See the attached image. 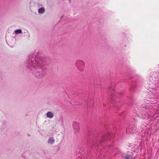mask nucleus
Instances as JSON below:
<instances>
[{"label":"nucleus","mask_w":159,"mask_h":159,"mask_svg":"<svg viewBox=\"0 0 159 159\" xmlns=\"http://www.w3.org/2000/svg\"><path fill=\"white\" fill-rule=\"evenodd\" d=\"M87 145L94 151L98 149V147L100 145L103 146L106 140L108 141L111 137H113V134L108 131L96 133L89 128L87 129Z\"/></svg>","instance_id":"nucleus-2"},{"label":"nucleus","mask_w":159,"mask_h":159,"mask_svg":"<svg viewBox=\"0 0 159 159\" xmlns=\"http://www.w3.org/2000/svg\"><path fill=\"white\" fill-rule=\"evenodd\" d=\"M123 35L124 36H126V34L125 33H123Z\"/></svg>","instance_id":"nucleus-20"},{"label":"nucleus","mask_w":159,"mask_h":159,"mask_svg":"<svg viewBox=\"0 0 159 159\" xmlns=\"http://www.w3.org/2000/svg\"><path fill=\"white\" fill-rule=\"evenodd\" d=\"M15 33L16 34H21L22 33V31L20 29H19L15 30Z\"/></svg>","instance_id":"nucleus-15"},{"label":"nucleus","mask_w":159,"mask_h":159,"mask_svg":"<svg viewBox=\"0 0 159 159\" xmlns=\"http://www.w3.org/2000/svg\"><path fill=\"white\" fill-rule=\"evenodd\" d=\"M84 149L83 148H82L80 149V150L81 152H83L84 151Z\"/></svg>","instance_id":"nucleus-21"},{"label":"nucleus","mask_w":159,"mask_h":159,"mask_svg":"<svg viewBox=\"0 0 159 159\" xmlns=\"http://www.w3.org/2000/svg\"><path fill=\"white\" fill-rule=\"evenodd\" d=\"M73 128L75 130V134H76L78 132L79 130V123L75 121L73 122Z\"/></svg>","instance_id":"nucleus-7"},{"label":"nucleus","mask_w":159,"mask_h":159,"mask_svg":"<svg viewBox=\"0 0 159 159\" xmlns=\"http://www.w3.org/2000/svg\"><path fill=\"white\" fill-rule=\"evenodd\" d=\"M111 87H112L114 89V88L113 86H111V87H110V88H108V89H107V90H108V92L109 91H110V93H111V91H112L111 90Z\"/></svg>","instance_id":"nucleus-18"},{"label":"nucleus","mask_w":159,"mask_h":159,"mask_svg":"<svg viewBox=\"0 0 159 159\" xmlns=\"http://www.w3.org/2000/svg\"><path fill=\"white\" fill-rule=\"evenodd\" d=\"M127 40V39L126 38H125L123 39V40H121V43L122 44L125 43V41Z\"/></svg>","instance_id":"nucleus-17"},{"label":"nucleus","mask_w":159,"mask_h":159,"mask_svg":"<svg viewBox=\"0 0 159 159\" xmlns=\"http://www.w3.org/2000/svg\"><path fill=\"white\" fill-rule=\"evenodd\" d=\"M55 142V140L52 137H50L48 140V143L49 144L52 145Z\"/></svg>","instance_id":"nucleus-9"},{"label":"nucleus","mask_w":159,"mask_h":159,"mask_svg":"<svg viewBox=\"0 0 159 159\" xmlns=\"http://www.w3.org/2000/svg\"><path fill=\"white\" fill-rule=\"evenodd\" d=\"M133 151H134V152L136 154V156H138L139 155V149L137 148H134Z\"/></svg>","instance_id":"nucleus-14"},{"label":"nucleus","mask_w":159,"mask_h":159,"mask_svg":"<svg viewBox=\"0 0 159 159\" xmlns=\"http://www.w3.org/2000/svg\"><path fill=\"white\" fill-rule=\"evenodd\" d=\"M111 127H112V126H110L109 127L107 126L106 127V129H107V130H108L109 129V128H110V129H111Z\"/></svg>","instance_id":"nucleus-19"},{"label":"nucleus","mask_w":159,"mask_h":159,"mask_svg":"<svg viewBox=\"0 0 159 159\" xmlns=\"http://www.w3.org/2000/svg\"><path fill=\"white\" fill-rule=\"evenodd\" d=\"M8 45L10 47H13L12 46H11L9 45V44H8Z\"/></svg>","instance_id":"nucleus-23"},{"label":"nucleus","mask_w":159,"mask_h":159,"mask_svg":"<svg viewBox=\"0 0 159 159\" xmlns=\"http://www.w3.org/2000/svg\"><path fill=\"white\" fill-rule=\"evenodd\" d=\"M111 88L112 91H111V99L113 101H115L116 103L115 107L117 109H118L119 108V105L117 104L118 103V102L120 101H119V98L121 97L122 93H117L116 94L114 90V89L112 87H111Z\"/></svg>","instance_id":"nucleus-3"},{"label":"nucleus","mask_w":159,"mask_h":159,"mask_svg":"<svg viewBox=\"0 0 159 159\" xmlns=\"http://www.w3.org/2000/svg\"><path fill=\"white\" fill-rule=\"evenodd\" d=\"M79 159H88V157L85 155H83L81 157V158Z\"/></svg>","instance_id":"nucleus-16"},{"label":"nucleus","mask_w":159,"mask_h":159,"mask_svg":"<svg viewBox=\"0 0 159 159\" xmlns=\"http://www.w3.org/2000/svg\"><path fill=\"white\" fill-rule=\"evenodd\" d=\"M135 116V117H136V116ZM134 120H137V117H136V119H135L134 118Z\"/></svg>","instance_id":"nucleus-22"},{"label":"nucleus","mask_w":159,"mask_h":159,"mask_svg":"<svg viewBox=\"0 0 159 159\" xmlns=\"http://www.w3.org/2000/svg\"><path fill=\"white\" fill-rule=\"evenodd\" d=\"M134 113L137 116L138 118V117H139V109L136 107V108H134Z\"/></svg>","instance_id":"nucleus-12"},{"label":"nucleus","mask_w":159,"mask_h":159,"mask_svg":"<svg viewBox=\"0 0 159 159\" xmlns=\"http://www.w3.org/2000/svg\"><path fill=\"white\" fill-rule=\"evenodd\" d=\"M47 117L49 118H52L53 116L54 115L51 112H48L47 113Z\"/></svg>","instance_id":"nucleus-10"},{"label":"nucleus","mask_w":159,"mask_h":159,"mask_svg":"<svg viewBox=\"0 0 159 159\" xmlns=\"http://www.w3.org/2000/svg\"><path fill=\"white\" fill-rule=\"evenodd\" d=\"M45 9L43 7H41L38 10V13L39 14H43L45 12Z\"/></svg>","instance_id":"nucleus-13"},{"label":"nucleus","mask_w":159,"mask_h":159,"mask_svg":"<svg viewBox=\"0 0 159 159\" xmlns=\"http://www.w3.org/2000/svg\"><path fill=\"white\" fill-rule=\"evenodd\" d=\"M123 157L125 159H132V157L128 154L123 155Z\"/></svg>","instance_id":"nucleus-11"},{"label":"nucleus","mask_w":159,"mask_h":159,"mask_svg":"<svg viewBox=\"0 0 159 159\" xmlns=\"http://www.w3.org/2000/svg\"><path fill=\"white\" fill-rule=\"evenodd\" d=\"M75 65L79 71H82L83 70L84 65L83 61L81 60H77L75 62Z\"/></svg>","instance_id":"nucleus-4"},{"label":"nucleus","mask_w":159,"mask_h":159,"mask_svg":"<svg viewBox=\"0 0 159 159\" xmlns=\"http://www.w3.org/2000/svg\"><path fill=\"white\" fill-rule=\"evenodd\" d=\"M136 128L135 127L131 125L129 126V127L126 128V133L128 134H129L130 133L133 134L136 130Z\"/></svg>","instance_id":"nucleus-6"},{"label":"nucleus","mask_w":159,"mask_h":159,"mask_svg":"<svg viewBox=\"0 0 159 159\" xmlns=\"http://www.w3.org/2000/svg\"><path fill=\"white\" fill-rule=\"evenodd\" d=\"M34 0H31L30 2V8L31 11L33 9L34 7L35 8L37 9L39 7H41L43 6L42 4L39 2L34 4Z\"/></svg>","instance_id":"nucleus-5"},{"label":"nucleus","mask_w":159,"mask_h":159,"mask_svg":"<svg viewBox=\"0 0 159 159\" xmlns=\"http://www.w3.org/2000/svg\"><path fill=\"white\" fill-rule=\"evenodd\" d=\"M49 62V59L44 57L40 53L29 55L25 61L26 70L36 78L42 79L47 74L46 68L44 66Z\"/></svg>","instance_id":"nucleus-1"},{"label":"nucleus","mask_w":159,"mask_h":159,"mask_svg":"<svg viewBox=\"0 0 159 159\" xmlns=\"http://www.w3.org/2000/svg\"><path fill=\"white\" fill-rule=\"evenodd\" d=\"M85 103L87 105V109H89V107H88L89 105L90 104L92 105L91 104L93 103V101L89 97L88 98V99L87 101H85Z\"/></svg>","instance_id":"nucleus-8"}]
</instances>
